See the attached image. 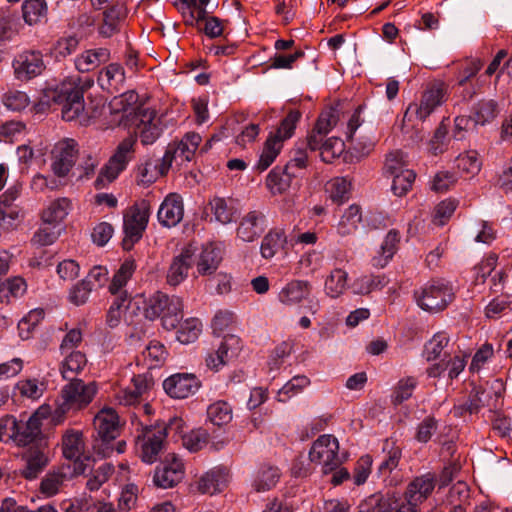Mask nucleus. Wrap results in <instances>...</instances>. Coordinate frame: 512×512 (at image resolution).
<instances>
[{"instance_id":"obj_1","label":"nucleus","mask_w":512,"mask_h":512,"mask_svg":"<svg viewBox=\"0 0 512 512\" xmlns=\"http://www.w3.org/2000/svg\"><path fill=\"white\" fill-rule=\"evenodd\" d=\"M90 77L69 76L48 91L47 97L55 104L62 105V118L72 121L84 110V92L92 87Z\"/></svg>"},{"instance_id":"obj_2","label":"nucleus","mask_w":512,"mask_h":512,"mask_svg":"<svg viewBox=\"0 0 512 512\" xmlns=\"http://www.w3.org/2000/svg\"><path fill=\"white\" fill-rule=\"evenodd\" d=\"M183 300L176 295L156 291L144 301L143 314L150 321L161 320L165 330H174L183 319Z\"/></svg>"},{"instance_id":"obj_3","label":"nucleus","mask_w":512,"mask_h":512,"mask_svg":"<svg viewBox=\"0 0 512 512\" xmlns=\"http://www.w3.org/2000/svg\"><path fill=\"white\" fill-rule=\"evenodd\" d=\"M68 381L61 390L63 402L54 411L53 420L56 424L62 422L67 412L86 408L93 401L98 391L96 382L85 383L81 379Z\"/></svg>"},{"instance_id":"obj_4","label":"nucleus","mask_w":512,"mask_h":512,"mask_svg":"<svg viewBox=\"0 0 512 512\" xmlns=\"http://www.w3.org/2000/svg\"><path fill=\"white\" fill-rule=\"evenodd\" d=\"M93 425V451L103 458L110 457L114 453V441L120 435L118 414L112 408H103L95 415Z\"/></svg>"},{"instance_id":"obj_5","label":"nucleus","mask_w":512,"mask_h":512,"mask_svg":"<svg viewBox=\"0 0 512 512\" xmlns=\"http://www.w3.org/2000/svg\"><path fill=\"white\" fill-rule=\"evenodd\" d=\"M417 305L435 313L444 310L453 300V287L444 280H433L414 292Z\"/></svg>"},{"instance_id":"obj_6","label":"nucleus","mask_w":512,"mask_h":512,"mask_svg":"<svg viewBox=\"0 0 512 512\" xmlns=\"http://www.w3.org/2000/svg\"><path fill=\"white\" fill-rule=\"evenodd\" d=\"M164 429L154 425H141L136 430L135 451L148 464L155 463L164 448Z\"/></svg>"},{"instance_id":"obj_7","label":"nucleus","mask_w":512,"mask_h":512,"mask_svg":"<svg viewBox=\"0 0 512 512\" xmlns=\"http://www.w3.org/2000/svg\"><path fill=\"white\" fill-rule=\"evenodd\" d=\"M136 144L137 138L135 136L130 135L124 138L117 145L114 154L101 169L96 179V183L104 185L105 183H111L114 181L134 158Z\"/></svg>"},{"instance_id":"obj_8","label":"nucleus","mask_w":512,"mask_h":512,"mask_svg":"<svg viewBox=\"0 0 512 512\" xmlns=\"http://www.w3.org/2000/svg\"><path fill=\"white\" fill-rule=\"evenodd\" d=\"M447 99V87L443 82L431 83L424 91L420 103H411L404 114L403 121L413 118L424 121L438 106Z\"/></svg>"},{"instance_id":"obj_9","label":"nucleus","mask_w":512,"mask_h":512,"mask_svg":"<svg viewBox=\"0 0 512 512\" xmlns=\"http://www.w3.org/2000/svg\"><path fill=\"white\" fill-rule=\"evenodd\" d=\"M311 462L319 464L324 474L331 473L339 468L342 459L339 456V442L333 435L319 436L312 444L309 451Z\"/></svg>"},{"instance_id":"obj_10","label":"nucleus","mask_w":512,"mask_h":512,"mask_svg":"<svg viewBox=\"0 0 512 512\" xmlns=\"http://www.w3.org/2000/svg\"><path fill=\"white\" fill-rule=\"evenodd\" d=\"M45 413L42 408L33 413L27 421H17L13 416L4 419V426L10 431L9 437L19 446H26L40 438L42 434V420Z\"/></svg>"},{"instance_id":"obj_11","label":"nucleus","mask_w":512,"mask_h":512,"mask_svg":"<svg viewBox=\"0 0 512 512\" xmlns=\"http://www.w3.org/2000/svg\"><path fill=\"white\" fill-rule=\"evenodd\" d=\"M436 484L435 475L426 473L415 477L408 485L404 492V500L400 504L397 511L401 512H418V507L433 492Z\"/></svg>"},{"instance_id":"obj_12","label":"nucleus","mask_w":512,"mask_h":512,"mask_svg":"<svg viewBox=\"0 0 512 512\" xmlns=\"http://www.w3.org/2000/svg\"><path fill=\"white\" fill-rule=\"evenodd\" d=\"M150 216V205L148 201L142 200L140 203L133 205L129 213L124 216V233L123 247L130 249L135 242L139 241L145 231Z\"/></svg>"},{"instance_id":"obj_13","label":"nucleus","mask_w":512,"mask_h":512,"mask_svg":"<svg viewBox=\"0 0 512 512\" xmlns=\"http://www.w3.org/2000/svg\"><path fill=\"white\" fill-rule=\"evenodd\" d=\"M77 157V142L71 138L61 139L51 150V170L56 176L65 177L75 165Z\"/></svg>"},{"instance_id":"obj_14","label":"nucleus","mask_w":512,"mask_h":512,"mask_svg":"<svg viewBox=\"0 0 512 512\" xmlns=\"http://www.w3.org/2000/svg\"><path fill=\"white\" fill-rule=\"evenodd\" d=\"M15 77L27 81L40 75L45 64L40 51L28 50L18 54L13 61Z\"/></svg>"},{"instance_id":"obj_15","label":"nucleus","mask_w":512,"mask_h":512,"mask_svg":"<svg viewBox=\"0 0 512 512\" xmlns=\"http://www.w3.org/2000/svg\"><path fill=\"white\" fill-rule=\"evenodd\" d=\"M196 251L197 247L190 243L184 246L178 255L173 257L166 275L168 285L176 287L187 278Z\"/></svg>"},{"instance_id":"obj_16","label":"nucleus","mask_w":512,"mask_h":512,"mask_svg":"<svg viewBox=\"0 0 512 512\" xmlns=\"http://www.w3.org/2000/svg\"><path fill=\"white\" fill-rule=\"evenodd\" d=\"M184 477V465L174 454L168 455L161 467H157L153 476L155 486L163 489L172 488Z\"/></svg>"},{"instance_id":"obj_17","label":"nucleus","mask_w":512,"mask_h":512,"mask_svg":"<svg viewBox=\"0 0 512 512\" xmlns=\"http://www.w3.org/2000/svg\"><path fill=\"white\" fill-rule=\"evenodd\" d=\"M200 387V382L194 374H175L163 382L165 392L172 398L184 399L194 394Z\"/></svg>"},{"instance_id":"obj_18","label":"nucleus","mask_w":512,"mask_h":512,"mask_svg":"<svg viewBox=\"0 0 512 512\" xmlns=\"http://www.w3.org/2000/svg\"><path fill=\"white\" fill-rule=\"evenodd\" d=\"M184 216L182 197L177 193L168 194L161 203L157 218L163 227L172 228L178 225Z\"/></svg>"},{"instance_id":"obj_19","label":"nucleus","mask_w":512,"mask_h":512,"mask_svg":"<svg viewBox=\"0 0 512 512\" xmlns=\"http://www.w3.org/2000/svg\"><path fill=\"white\" fill-rule=\"evenodd\" d=\"M134 124L144 145L153 144L162 131L156 121V112L149 108L138 109L134 115Z\"/></svg>"},{"instance_id":"obj_20","label":"nucleus","mask_w":512,"mask_h":512,"mask_svg":"<svg viewBox=\"0 0 512 512\" xmlns=\"http://www.w3.org/2000/svg\"><path fill=\"white\" fill-rule=\"evenodd\" d=\"M265 228V214L260 210H252L241 218L237 228V237L244 242H253L262 235Z\"/></svg>"},{"instance_id":"obj_21","label":"nucleus","mask_w":512,"mask_h":512,"mask_svg":"<svg viewBox=\"0 0 512 512\" xmlns=\"http://www.w3.org/2000/svg\"><path fill=\"white\" fill-rule=\"evenodd\" d=\"M23 467L20 475L26 480H35L49 464L48 451L44 448H31L23 454Z\"/></svg>"},{"instance_id":"obj_22","label":"nucleus","mask_w":512,"mask_h":512,"mask_svg":"<svg viewBox=\"0 0 512 512\" xmlns=\"http://www.w3.org/2000/svg\"><path fill=\"white\" fill-rule=\"evenodd\" d=\"M97 81L102 89L116 93L125 82L124 68L118 63H111L100 70Z\"/></svg>"},{"instance_id":"obj_23","label":"nucleus","mask_w":512,"mask_h":512,"mask_svg":"<svg viewBox=\"0 0 512 512\" xmlns=\"http://www.w3.org/2000/svg\"><path fill=\"white\" fill-rule=\"evenodd\" d=\"M201 142V136L198 133L190 132L184 135L179 142L170 143L168 146L176 158V162L183 164L189 162Z\"/></svg>"},{"instance_id":"obj_24","label":"nucleus","mask_w":512,"mask_h":512,"mask_svg":"<svg viewBox=\"0 0 512 512\" xmlns=\"http://www.w3.org/2000/svg\"><path fill=\"white\" fill-rule=\"evenodd\" d=\"M222 261L221 249L210 243L205 245L196 262V268L199 275H212L218 269Z\"/></svg>"},{"instance_id":"obj_25","label":"nucleus","mask_w":512,"mask_h":512,"mask_svg":"<svg viewBox=\"0 0 512 512\" xmlns=\"http://www.w3.org/2000/svg\"><path fill=\"white\" fill-rule=\"evenodd\" d=\"M238 342L239 339L233 335L225 336L217 350L207 355L205 359L207 367L218 371L234 355L232 347L237 345Z\"/></svg>"},{"instance_id":"obj_26","label":"nucleus","mask_w":512,"mask_h":512,"mask_svg":"<svg viewBox=\"0 0 512 512\" xmlns=\"http://www.w3.org/2000/svg\"><path fill=\"white\" fill-rule=\"evenodd\" d=\"M110 59V51L106 48L89 49L75 58V67L81 72H89L97 68L101 63Z\"/></svg>"},{"instance_id":"obj_27","label":"nucleus","mask_w":512,"mask_h":512,"mask_svg":"<svg viewBox=\"0 0 512 512\" xmlns=\"http://www.w3.org/2000/svg\"><path fill=\"white\" fill-rule=\"evenodd\" d=\"M296 176V171H291L286 166L283 168L277 166L267 176V188L273 195L282 194L289 189L292 179Z\"/></svg>"},{"instance_id":"obj_28","label":"nucleus","mask_w":512,"mask_h":512,"mask_svg":"<svg viewBox=\"0 0 512 512\" xmlns=\"http://www.w3.org/2000/svg\"><path fill=\"white\" fill-rule=\"evenodd\" d=\"M228 471L222 467H215L206 472L198 482V489L202 493L214 494L221 491L227 484Z\"/></svg>"},{"instance_id":"obj_29","label":"nucleus","mask_w":512,"mask_h":512,"mask_svg":"<svg viewBox=\"0 0 512 512\" xmlns=\"http://www.w3.org/2000/svg\"><path fill=\"white\" fill-rule=\"evenodd\" d=\"M400 242V234L397 230H390L380 246L378 254L372 258V265L377 268L385 267L392 259Z\"/></svg>"},{"instance_id":"obj_30","label":"nucleus","mask_w":512,"mask_h":512,"mask_svg":"<svg viewBox=\"0 0 512 512\" xmlns=\"http://www.w3.org/2000/svg\"><path fill=\"white\" fill-rule=\"evenodd\" d=\"M490 396V392L481 388H473L465 402L454 405L453 413L458 417L463 416L466 412L469 414L478 413L482 407L488 405L487 397Z\"/></svg>"},{"instance_id":"obj_31","label":"nucleus","mask_w":512,"mask_h":512,"mask_svg":"<svg viewBox=\"0 0 512 512\" xmlns=\"http://www.w3.org/2000/svg\"><path fill=\"white\" fill-rule=\"evenodd\" d=\"M83 434L78 430H67L62 436V451L66 459L77 461L84 452Z\"/></svg>"},{"instance_id":"obj_32","label":"nucleus","mask_w":512,"mask_h":512,"mask_svg":"<svg viewBox=\"0 0 512 512\" xmlns=\"http://www.w3.org/2000/svg\"><path fill=\"white\" fill-rule=\"evenodd\" d=\"M310 293L307 281L295 280L288 283L279 293V300L286 305H294L306 298Z\"/></svg>"},{"instance_id":"obj_33","label":"nucleus","mask_w":512,"mask_h":512,"mask_svg":"<svg viewBox=\"0 0 512 512\" xmlns=\"http://www.w3.org/2000/svg\"><path fill=\"white\" fill-rule=\"evenodd\" d=\"M126 17V9L122 4H114L103 12V24L99 28L101 35L111 37L118 31L119 23Z\"/></svg>"},{"instance_id":"obj_34","label":"nucleus","mask_w":512,"mask_h":512,"mask_svg":"<svg viewBox=\"0 0 512 512\" xmlns=\"http://www.w3.org/2000/svg\"><path fill=\"white\" fill-rule=\"evenodd\" d=\"M66 354L60 367L61 375L66 380L77 379L76 376L87 365V357L81 351H71Z\"/></svg>"},{"instance_id":"obj_35","label":"nucleus","mask_w":512,"mask_h":512,"mask_svg":"<svg viewBox=\"0 0 512 512\" xmlns=\"http://www.w3.org/2000/svg\"><path fill=\"white\" fill-rule=\"evenodd\" d=\"M287 242L286 235L281 229L270 230L262 239L260 252L263 258L271 259L284 248Z\"/></svg>"},{"instance_id":"obj_36","label":"nucleus","mask_w":512,"mask_h":512,"mask_svg":"<svg viewBox=\"0 0 512 512\" xmlns=\"http://www.w3.org/2000/svg\"><path fill=\"white\" fill-rule=\"evenodd\" d=\"M136 270V263L133 259H126L115 272L108 290L113 295H121L125 291L123 288L126 286L132 275Z\"/></svg>"},{"instance_id":"obj_37","label":"nucleus","mask_w":512,"mask_h":512,"mask_svg":"<svg viewBox=\"0 0 512 512\" xmlns=\"http://www.w3.org/2000/svg\"><path fill=\"white\" fill-rule=\"evenodd\" d=\"M70 204L71 203L67 198H59L51 202L50 205L42 212V220L44 224L57 226L68 215Z\"/></svg>"},{"instance_id":"obj_38","label":"nucleus","mask_w":512,"mask_h":512,"mask_svg":"<svg viewBox=\"0 0 512 512\" xmlns=\"http://www.w3.org/2000/svg\"><path fill=\"white\" fill-rule=\"evenodd\" d=\"M361 221V208L356 204H352L343 213L337 225V233L343 237L351 235L358 229Z\"/></svg>"},{"instance_id":"obj_39","label":"nucleus","mask_w":512,"mask_h":512,"mask_svg":"<svg viewBox=\"0 0 512 512\" xmlns=\"http://www.w3.org/2000/svg\"><path fill=\"white\" fill-rule=\"evenodd\" d=\"M208 420L215 426L221 427L231 422L233 418L232 406L224 400H218L207 408Z\"/></svg>"},{"instance_id":"obj_40","label":"nucleus","mask_w":512,"mask_h":512,"mask_svg":"<svg viewBox=\"0 0 512 512\" xmlns=\"http://www.w3.org/2000/svg\"><path fill=\"white\" fill-rule=\"evenodd\" d=\"M279 478L278 468L268 465L261 466L255 475L253 487L257 492L269 491L276 486Z\"/></svg>"},{"instance_id":"obj_41","label":"nucleus","mask_w":512,"mask_h":512,"mask_svg":"<svg viewBox=\"0 0 512 512\" xmlns=\"http://www.w3.org/2000/svg\"><path fill=\"white\" fill-rule=\"evenodd\" d=\"M46 390V384L36 378H26L19 380L14 387V395L19 394L22 398L38 400Z\"/></svg>"},{"instance_id":"obj_42","label":"nucleus","mask_w":512,"mask_h":512,"mask_svg":"<svg viewBox=\"0 0 512 512\" xmlns=\"http://www.w3.org/2000/svg\"><path fill=\"white\" fill-rule=\"evenodd\" d=\"M209 206L215 220L219 223L229 224L234 220L236 209L232 201L222 197H214L210 200Z\"/></svg>"},{"instance_id":"obj_43","label":"nucleus","mask_w":512,"mask_h":512,"mask_svg":"<svg viewBox=\"0 0 512 512\" xmlns=\"http://www.w3.org/2000/svg\"><path fill=\"white\" fill-rule=\"evenodd\" d=\"M26 290L27 284L23 278H9L0 284V302L10 303L12 299L23 296Z\"/></svg>"},{"instance_id":"obj_44","label":"nucleus","mask_w":512,"mask_h":512,"mask_svg":"<svg viewBox=\"0 0 512 512\" xmlns=\"http://www.w3.org/2000/svg\"><path fill=\"white\" fill-rule=\"evenodd\" d=\"M499 113L497 103L492 99L479 101L473 108L472 119L476 124L485 125L493 121Z\"/></svg>"},{"instance_id":"obj_45","label":"nucleus","mask_w":512,"mask_h":512,"mask_svg":"<svg viewBox=\"0 0 512 512\" xmlns=\"http://www.w3.org/2000/svg\"><path fill=\"white\" fill-rule=\"evenodd\" d=\"M23 19L28 25L41 22L47 15V4L44 0H25L22 4Z\"/></svg>"},{"instance_id":"obj_46","label":"nucleus","mask_w":512,"mask_h":512,"mask_svg":"<svg viewBox=\"0 0 512 512\" xmlns=\"http://www.w3.org/2000/svg\"><path fill=\"white\" fill-rule=\"evenodd\" d=\"M348 274L345 270L336 268L331 271L325 281V292L329 297L337 298L347 287Z\"/></svg>"},{"instance_id":"obj_47","label":"nucleus","mask_w":512,"mask_h":512,"mask_svg":"<svg viewBox=\"0 0 512 512\" xmlns=\"http://www.w3.org/2000/svg\"><path fill=\"white\" fill-rule=\"evenodd\" d=\"M351 183L344 177H336L326 184L330 199L336 204H342L350 196Z\"/></svg>"},{"instance_id":"obj_48","label":"nucleus","mask_w":512,"mask_h":512,"mask_svg":"<svg viewBox=\"0 0 512 512\" xmlns=\"http://www.w3.org/2000/svg\"><path fill=\"white\" fill-rule=\"evenodd\" d=\"M301 118V113L297 110L290 111L286 117L281 121L278 129L274 134H271L268 138L279 140L283 145V142L292 137L298 121Z\"/></svg>"},{"instance_id":"obj_49","label":"nucleus","mask_w":512,"mask_h":512,"mask_svg":"<svg viewBox=\"0 0 512 512\" xmlns=\"http://www.w3.org/2000/svg\"><path fill=\"white\" fill-rule=\"evenodd\" d=\"M158 162L154 157L146 158L137 167V178L141 184L149 185L163 176L158 167Z\"/></svg>"},{"instance_id":"obj_50","label":"nucleus","mask_w":512,"mask_h":512,"mask_svg":"<svg viewBox=\"0 0 512 512\" xmlns=\"http://www.w3.org/2000/svg\"><path fill=\"white\" fill-rule=\"evenodd\" d=\"M202 331V323L197 318L186 319L177 331V339L182 344L196 341Z\"/></svg>"},{"instance_id":"obj_51","label":"nucleus","mask_w":512,"mask_h":512,"mask_svg":"<svg viewBox=\"0 0 512 512\" xmlns=\"http://www.w3.org/2000/svg\"><path fill=\"white\" fill-rule=\"evenodd\" d=\"M66 480V474L61 470L48 472L40 483V492L48 497L58 493Z\"/></svg>"},{"instance_id":"obj_52","label":"nucleus","mask_w":512,"mask_h":512,"mask_svg":"<svg viewBox=\"0 0 512 512\" xmlns=\"http://www.w3.org/2000/svg\"><path fill=\"white\" fill-rule=\"evenodd\" d=\"M481 164L479 154L474 150L460 154L456 158L457 169L467 175L477 174L481 169Z\"/></svg>"},{"instance_id":"obj_53","label":"nucleus","mask_w":512,"mask_h":512,"mask_svg":"<svg viewBox=\"0 0 512 512\" xmlns=\"http://www.w3.org/2000/svg\"><path fill=\"white\" fill-rule=\"evenodd\" d=\"M383 452L385 453V456L379 465V471L386 474L390 473L398 466L401 459V449L395 446L393 442L385 440Z\"/></svg>"},{"instance_id":"obj_54","label":"nucleus","mask_w":512,"mask_h":512,"mask_svg":"<svg viewBox=\"0 0 512 512\" xmlns=\"http://www.w3.org/2000/svg\"><path fill=\"white\" fill-rule=\"evenodd\" d=\"M385 285V278L375 275H364L354 280L352 289L355 294L365 295L373 290L382 288Z\"/></svg>"},{"instance_id":"obj_55","label":"nucleus","mask_w":512,"mask_h":512,"mask_svg":"<svg viewBox=\"0 0 512 512\" xmlns=\"http://www.w3.org/2000/svg\"><path fill=\"white\" fill-rule=\"evenodd\" d=\"M391 190L396 196H404L412 188L416 174L413 170H405L399 174L392 175Z\"/></svg>"},{"instance_id":"obj_56","label":"nucleus","mask_w":512,"mask_h":512,"mask_svg":"<svg viewBox=\"0 0 512 512\" xmlns=\"http://www.w3.org/2000/svg\"><path fill=\"white\" fill-rule=\"evenodd\" d=\"M282 147L279 140L267 138L257 168L260 171L266 170L274 162Z\"/></svg>"},{"instance_id":"obj_57","label":"nucleus","mask_w":512,"mask_h":512,"mask_svg":"<svg viewBox=\"0 0 512 512\" xmlns=\"http://www.w3.org/2000/svg\"><path fill=\"white\" fill-rule=\"evenodd\" d=\"M320 157L325 163H332L344 151V142L338 137L325 139L321 145Z\"/></svg>"},{"instance_id":"obj_58","label":"nucleus","mask_w":512,"mask_h":512,"mask_svg":"<svg viewBox=\"0 0 512 512\" xmlns=\"http://www.w3.org/2000/svg\"><path fill=\"white\" fill-rule=\"evenodd\" d=\"M416 386L417 380L412 376H408L399 380L394 389L392 403L394 405H400L404 401L408 400L412 396Z\"/></svg>"},{"instance_id":"obj_59","label":"nucleus","mask_w":512,"mask_h":512,"mask_svg":"<svg viewBox=\"0 0 512 512\" xmlns=\"http://www.w3.org/2000/svg\"><path fill=\"white\" fill-rule=\"evenodd\" d=\"M129 304H131V300L127 292L117 296L111 304L106 316V322L110 327H116L120 323L122 311L124 308H127Z\"/></svg>"},{"instance_id":"obj_60","label":"nucleus","mask_w":512,"mask_h":512,"mask_svg":"<svg viewBox=\"0 0 512 512\" xmlns=\"http://www.w3.org/2000/svg\"><path fill=\"white\" fill-rule=\"evenodd\" d=\"M208 434L205 430L195 429L182 435V445L190 452H197L206 446Z\"/></svg>"},{"instance_id":"obj_61","label":"nucleus","mask_w":512,"mask_h":512,"mask_svg":"<svg viewBox=\"0 0 512 512\" xmlns=\"http://www.w3.org/2000/svg\"><path fill=\"white\" fill-rule=\"evenodd\" d=\"M449 343V337L446 332L436 333L425 345V355L428 361L438 358Z\"/></svg>"},{"instance_id":"obj_62","label":"nucleus","mask_w":512,"mask_h":512,"mask_svg":"<svg viewBox=\"0 0 512 512\" xmlns=\"http://www.w3.org/2000/svg\"><path fill=\"white\" fill-rule=\"evenodd\" d=\"M306 144L298 141L291 151L290 161L285 165L291 171L303 170L308 165V153Z\"/></svg>"},{"instance_id":"obj_63","label":"nucleus","mask_w":512,"mask_h":512,"mask_svg":"<svg viewBox=\"0 0 512 512\" xmlns=\"http://www.w3.org/2000/svg\"><path fill=\"white\" fill-rule=\"evenodd\" d=\"M114 467L109 463L101 464L95 469L87 481V488L91 491L98 490L113 474Z\"/></svg>"},{"instance_id":"obj_64","label":"nucleus","mask_w":512,"mask_h":512,"mask_svg":"<svg viewBox=\"0 0 512 512\" xmlns=\"http://www.w3.org/2000/svg\"><path fill=\"white\" fill-rule=\"evenodd\" d=\"M3 104L12 111H21L25 109L30 99L25 92L18 90H10L3 95Z\"/></svg>"}]
</instances>
